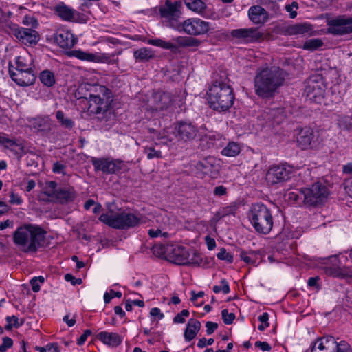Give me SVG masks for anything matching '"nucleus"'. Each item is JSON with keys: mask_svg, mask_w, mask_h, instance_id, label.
<instances>
[{"mask_svg": "<svg viewBox=\"0 0 352 352\" xmlns=\"http://www.w3.org/2000/svg\"><path fill=\"white\" fill-rule=\"evenodd\" d=\"M311 352H352V347L347 342H337L333 336H329L317 339Z\"/></svg>", "mask_w": 352, "mask_h": 352, "instance_id": "6e6552de", "label": "nucleus"}, {"mask_svg": "<svg viewBox=\"0 0 352 352\" xmlns=\"http://www.w3.org/2000/svg\"><path fill=\"white\" fill-rule=\"evenodd\" d=\"M32 124L34 129L45 133L50 132L52 126L51 120L47 116L36 118Z\"/></svg>", "mask_w": 352, "mask_h": 352, "instance_id": "2f4dec72", "label": "nucleus"}, {"mask_svg": "<svg viewBox=\"0 0 352 352\" xmlns=\"http://www.w3.org/2000/svg\"><path fill=\"white\" fill-rule=\"evenodd\" d=\"M144 153L149 160L153 158H160L162 157V153L160 151H156L152 147H146L144 148Z\"/></svg>", "mask_w": 352, "mask_h": 352, "instance_id": "09e8293b", "label": "nucleus"}, {"mask_svg": "<svg viewBox=\"0 0 352 352\" xmlns=\"http://www.w3.org/2000/svg\"><path fill=\"white\" fill-rule=\"evenodd\" d=\"M179 43L182 47H198L201 42L194 37H184L178 40Z\"/></svg>", "mask_w": 352, "mask_h": 352, "instance_id": "a19ab883", "label": "nucleus"}, {"mask_svg": "<svg viewBox=\"0 0 352 352\" xmlns=\"http://www.w3.org/2000/svg\"><path fill=\"white\" fill-rule=\"evenodd\" d=\"M54 39L56 43L62 48H72L77 41L73 34L65 30L58 31Z\"/></svg>", "mask_w": 352, "mask_h": 352, "instance_id": "4be33fe9", "label": "nucleus"}, {"mask_svg": "<svg viewBox=\"0 0 352 352\" xmlns=\"http://www.w3.org/2000/svg\"><path fill=\"white\" fill-rule=\"evenodd\" d=\"M221 316L224 323L227 324L232 323L233 320L235 318L234 314L233 313H229L227 309L222 310Z\"/></svg>", "mask_w": 352, "mask_h": 352, "instance_id": "5fc2aeb1", "label": "nucleus"}, {"mask_svg": "<svg viewBox=\"0 0 352 352\" xmlns=\"http://www.w3.org/2000/svg\"><path fill=\"white\" fill-rule=\"evenodd\" d=\"M221 283L222 284V287L214 285L213 287V292L216 294L219 293L220 292H223V293L226 294H228L230 292L228 283L225 279H223L221 280Z\"/></svg>", "mask_w": 352, "mask_h": 352, "instance_id": "8fccbe9b", "label": "nucleus"}, {"mask_svg": "<svg viewBox=\"0 0 352 352\" xmlns=\"http://www.w3.org/2000/svg\"><path fill=\"white\" fill-rule=\"evenodd\" d=\"M9 68H13L14 71H29L32 69V60L30 57L23 56H18L14 64L10 63Z\"/></svg>", "mask_w": 352, "mask_h": 352, "instance_id": "7c9ffc66", "label": "nucleus"}, {"mask_svg": "<svg viewBox=\"0 0 352 352\" xmlns=\"http://www.w3.org/2000/svg\"><path fill=\"white\" fill-rule=\"evenodd\" d=\"M173 102L172 95L168 92H154L148 100L146 109L154 111H162L168 109Z\"/></svg>", "mask_w": 352, "mask_h": 352, "instance_id": "9b49d317", "label": "nucleus"}, {"mask_svg": "<svg viewBox=\"0 0 352 352\" xmlns=\"http://www.w3.org/2000/svg\"><path fill=\"white\" fill-rule=\"evenodd\" d=\"M89 105L88 111L91 114H98L107 110L111 102V91L105 86L90 84Z\"/></svg>", "mask_w": 352, "mask_h": 352, "instance_id": "423d86ee", "label": "nucleus"}, {"mask_svg": "<svg viewBox=\"0 0 352 352\" xmlns=\"http://www.w3.org/2000/svg\"><path fill=\"white\" fill-rule=\"evenodd\" d=\"M248 218L258 233L267 234L273 228V217L271 211L261 203L252 205L248 212Z\"/></svg>", "mask_w": 352, "mask_h": 352, "instance_id": "39448f33", "label": "nucleus"}, {"mask_svg": "<svg viewBox=\"0 0 352 352\" xmlns=\"http://www.w3.org/2000/svg\"><path fill=\"white\" fill-rule=\"evenodd\" d=\"M255 257L256 254L254 252L248 253L243 250H241L240 252L241 259L248 264H255L256 262Z\"/></svg>", "mask_w": 352, "mask_h": 352, "instance_id": "a18cd8bd", "label": "nucleus"}, {"mask_svg": "<svg viewBox=\"0 0 352 352\" xmlns=\"http://www.w3.org/2000/svg\"><path fill=\"white\" fill-rule=\"evenodd\" d=\"M177 136L184 141L193 140L197 134L198 129L195 125L188 122H180L175 127Z\"/></svg>", "mask_w": 352, "mask_h": 352, "instance_id": "6ab92c4d", "label": "nucleus"}, {"mask_svg": "<svg viewBox=\"0 0 352 352\" xmlns=\"http://www.w3.org/2000/svg\"><path fill=\"white\" fill-rule=\"evenodd\" d=\"M266 113L267 118L276 124L281 123L285 118L284 110L282 108L271 109Z\"/></svg>", "mask_w": 352, "mask_h": 352, "instance_id": "473e14b6", "label": "nucleus"}, {"mask_svg": "<svg viewBox=\"0 0 352 352\" xmlns=\"http://www.w3.org/2000/svg\"><path fill=\"white\" fill-rule=\"evenodd\" d=\"M284 81L285 72L279 67H267L258 70L254 80L255 94L263 98H271Z\"/></svg>", "mask_w": 352, "mask_h": 352, "instance_id": "f257e3e1", "label": "nucleus"}, {"mask_svg": "<svg viewBox=\"0 0 352 352\" xmlns=\"http://www.w3.org/2000/svg\"><path fill=\"white\" fill-rule=\"evenodd\" d=\"M122 296V293L120 292H115L113 290H110L109 293L106 292L104 295V300L105 303H109L111 300L114 298H120Z\"/></svg>", "mask_w": 352, "mask_h": 352, "instance_id": "6e6d98bb", "label": "nucleus"}, {"mask_svg": "<svg viewBox=\"0 0 352 352\" xmlns=\"http://www.w3.org/2000/svg\"><path fill=\"white\" fill-rule=\"evenodd\" d=\"M292 175V169L285 165L274 166L269 169L266 174V180L269 184H275L287 180Z\"/></svg>", "mask_w": 352, "mask_h": 352, "instance_id": "2eb2a0df", "label": "nucleus"}, {"mask_svg": "<svg viewBox=\"0 0 352 352\" xmlns=\"http://www.w3.org/2000/svg\"><path fill=\"white\" fill-rule=\"evenodd\" d=\"M298 3L296 1H293L291 3H288L285 6V10L289 12V17L294 19L297 16V10L298 9Z\"/></svg>", "mask_w": 352, "mask_h": 352, "instance_id": "de8ad7c7", "label": "nucleus"}, {"mask_svg": "<svg viewBox=\"0 0 352 352\" xmlns=\"http://www.w3.org/2000/svg\"><path fill=\"white\" fill-rule=\"evenodd\" d=\"M65 166L63 164L57 162L53 164L52 170L55 173L65 174Z\"/></svg>", "mask_w": 352, "mask_h": 352, "instance_id": "bf43d9fd", "label": "nucleus"}, {"mask_svg": "<svg viewBox=\"0 0 352 352\" xmlns=\"http://www.w3.org/2000/svg\"><path fill=\"white\" fill-rule=\"evenodd\" d=\"M6 149H10L15 154L21 153L24 151V146L21 141L15 138H10L8 135H4L1 144Z\"/></svg>", "mask_w": 352, "mask_h": 352, "instance_id": "cd10ccee", "label": "nucleus"}, {"mask_svg": "<svg viewBox=\"0 0 352 352\" xmlns=\"http://www.w3.org/2000/svg\"><path fill=\"white\" fill-rule=\"evenodd\" d=\"M260 2L268 6L270 9H272L275 14H278L280 12V6L276 3L277 1H272V0H260Z\"/></svg>", "mask_w": 352, "mask_h": 352, "instance_id": "864d4df0", "label": "nucleus"}, {"mask_svg": "<svg viewBox=\"0 0 352 352\" xmlns=\"http://www.w3.org/2000/svg\"><path fill=\"white\" fill-rule=\"evenodd\" d=\"M91 163L96 171H102L105 174H113L122 170L124 167V163L118 160L109 158L91 159Z\"/></svg>", "mask_w": 352, "mask_h": 352, "instance_id": "ddd939ff", "label": "nucleus"}, {"mask_svg": "<svg viewBox=\"0 0 352 352\" xmlns=\"http://www.w3.org/2000/svg\"><path fill=\"white\" fill-rule=\"evenodd\" d=\"M88 86H90V83L81 84L76 91V96L78 98H85L89 102V88L88 89Z\"/></svg>", "mask_w": 352, "mask_h": 352, "instance_id": "ea45409f", "label": "nucleus"}, {"mask_svg": "<svg viewBox=\"0 0 352 352\" xmlns=\"http://www.w3.org/2000/svg\"><path fill=\"white\" fill-rule=\"evenodd\" d=\"M255 346L263 351H270L272 349L271 346L267 342L257 341L255 342Z\"/></svg>", "mask_w": 352, "mask_h": 352, "instance_id": "052dcab7", "label": "nucleus"}, {"mask_svg": "<svg viewBox=\"0 0 352 352\" xmlns=\"http://www.w3.org/2000/svg\"><path fill=\"white\" fill-rule=\"evenodd\" d=\"M206 332L208 335L212 334L217 329L218 324L212 322H207L206 324Z\"/></svg>", "mask_w": 352, "mask_h": 352, "instance_id": "e2e57ef3", "label": "nucleus"}, {"mask_svg": "<svg viewBox=\"0 0 352 352\" xmlns=\"http://www.w3.org/2000/svg\"><path fill=\"white\" fill-rule=\"evenodd\" d=\"M56 118L62 126L71 129L74 126V122L70 118L65 117L62 111L56 113Z\"/></svg>", "mask_w": 352, "mask_h": 352, "instance_id": "e433bc0d", "label": "nucleus"}, {"mask_svg": "<svg viewBox=\"0 0 352 352\" xmlns=\"http://www.w3.org/2000/svg\"><path fill=\"white\" fill-rule=\"evenodd\" d=\"M213 343H214L213 338H210V339L207 340L205 338H202L199 340V342L197 343V346L199 348H203V347H205L206 345H211Z\"/></svg>", "mask_w": 352, "mask_h": 352, "instance_id": "680f3d73", "label": "nucleus"}, {"mask_svg": "<svg viewBox=\"0 0 352 352\" xmlns=\"http://www.w3.org/2000/svg\"><path fill=\"white\" fill-rule=\"evenodd\" d=\"M113 206V204H108V211L99 217L101 222L113 228L120 230L133 228L140 224L141 220L140 215L126 212L115 213Z\"/></svg>", "mask_w": 352, "mask_h": 352, "instance_id": "20e7f679", "label": "nucleus"}, {"mask_svg": "<svg viewBox=\"0 0 352 352\" xmlns=\"http://www.w3.org/2000/svg\"><path fill=\"white\" fill-rule=\"evenodd\" d=\"M230 34L232 37L247 43L256 41L262 36L258 30L254 28L235 29L231 31Z\"/></svg>", "mask_w": 352, "mask_h": 352, "instance_id": "a211bd4d", "label": "nucleus"}, {"mask_svg": "<svg viewBox=\"0 0 352 352\" xmlns=\"http://www.w3.org/2000/svg\"><path fill=\"white\" fill-rule=\"evenodd\" d=\"M327 32L336 36L352 33V17L339 16L329 20Z\"/></svg>", "mask_w": 352, "mask_h": 352, "instance_id": "f8f14e48", "label": "nucleus"}, {"mask_svg": "<svg viewBox=\"0 0 352 352\" xmlns=\"http://www.w3.org/2000/svg\"><path fill=\"white\" fill-rule=\"evenodd\" d=\"M285 32L287 35H311L313 25L307 23H300L288 25L285 28Z\"/></svg>", "mask_w": 352, "mask_h": 352, "instance_id": "412c9836", "label": "nucleus"}, {"mask_svg": "<svg viewBox=\"0 0 352 352\" xmlns=\"http://www.w3.org/2000/svg\"><path fill=\"white\" fill-rule=\"evenodd\" d=\"M14 36L25 44H36L38 40V34L31 28H17L14 30Z\"/></svg>", "mask_w": 352, "mask_h": 352, "instance_id": "aec40b11", "label": "nucleus"}, {"mask_svg": "<svg viewBox=\"0 0 352 352\" xmlns=\"http://www.w3.org/2000/svg\"><path fill=\"white\" fill-rule=\"evenodd\" d=\"M30 284L32 285V289L34 292H38L40 290V283H38L37 277L32 278Z\"/></svg>", "mask_w": 352, "mask_h": 352, "instance_id": "774afa93", "label": "nucleus"}, {"mask_svg": "<svg viewBox=\"0 0 352 352\" xmlns=\"http://www.w3.org/2000/svg\"><path fill=\"white\" fill-rule=\"evenodd\" d=\"M19 320L18 317H16V316H7L6 321H7L8 324L6 326V329L7 330H10L13 327H19V326L22 325L24 322V320L22 319V320H21L20 322Z\"/></svg>", "mask_w": 352, "mask_h": 352, "instance_id": "49530a36", "label": "nucleus"}, {"mask_svg": "<svg viewBox=\"0 0 352 352\" xmlns=\"http://www.w3.org/2000/svg\"><path fill=\"white\" fill-rule=\"evenodd\" d=\"M133 56L139 61L146 62L154 57V54L151 50L142 47L134 51Z\"/></svg>", "mask_w": 352, "mask_h": 352, "instance_id": "72a5a7b5", "label": "nucleus"}, {"mask_svg": "<svg viewBox=\"0 0 352 352\" xmlns=\"http://www.w3.org/2000/svg\"><path fill=\"white\" fill-rule=\"evenodd\" d=\"M9 74L17 85L23 87H27L32 85L35 80L36 76L33 70L29 71H14L13 68H9Z\"/></svg>", "mask_w": 352, "mask_h": 352, "instance_id": "f3484780", "label": "nucleus"}, {"mask_svg": "<svg viewBox=\"0 0 352 352\" xmlns=\"http://www.w3.org/2000/svg\"><path fill=\"white\" fill-rule=\"evenodd\" d=\"M148 43L152 45L157 46L167 50H174L176 46L170 42H166L162 39H149Z\"/></svg>", "mask_w": 352, "mask_h": 352, "instance_id": "58836bf2", "label": "nucleus"}, {"mask_svg": "<svg viewBox=\"0 0 352 352\" xmlns=\"http://www.w3.org/2000/svg\"><path fill=\"white\" fill-rule=\"evenodd\" d=\"M97 338L104 344L111 347H116L122 342V338L113 332L101 331L97 335Z\"/></svg>", "mask_w": 352, "mask_h": 352, "instance_id": "a878e982", "label": "nucleus"}, {"mask_svg": "<svg viewBox=\"0 0 352 352\" xmlns=\"http://www.w3.org/2000/svg\"><path fill=\"white\" fill-rule=\"evenodd\" d=\"M303 188L300 190L297 189L294 191L289 192L287 194L288 199L294 202H303L304 203V194H302Z\"/></svg>", "mask_w": 352, "mask_h": 352, "instance_id": "37998d69", "label": "nucleus"}, {"mask_svg": "<svg viewBox=\"0 0 352 352\" xmlns=\"http://www.w3.org/2000/svg\"><path fill=\"white\" fill-rule=\"evenodd\" d=\"M46 232L40 227L32 224L19 227L13 233V241L23 253H34L44 246Z\"/></svg>", "mask_w": 352, "mask_h": 352, "instance_id": "f03ea898", "label": "nucleus"}, {"mask_svg": "<svg viewBox=\"0 0 352 352\" xmlns=\"http://www.w3.org/2000/svg\"><path fill=\"white\" fill-rule=\"evenodd\" d=\"M72 54L82 60H88L97 62L98 61V57L93 54L87 53L80 50H74L72 52Z\"/></svg>", "mask_w": 352, "mask_h": 352, "instance_id": "4c0bfd02", "label": "nucleus"}, {"mask_svg": "<svg viewBox=\"0 0 352 352\" xmlns=\"http://www.w3.org/2000/svg\"><path fill=\"white\" fill-rule=\"evenodd\" d=\"M248 16L254 24H263L268 19L267 12L260 6L250 7L248 10Z\"/></svg>", "mask_w": 352, "mask_h": 352, "instance_id": "5701e85b", "label": "nucleus"}, {"mask_svg": "<svg viewBox=\"0 0 352 352\" xmlns=\"http://www.w3.org/2000/svg\"><path fill=\"white\" fill-rule=\"evenodd\" d=\"M217 256L220 260H224L229 263H232L233 261L232 255L228 252L225 248H221Z\"/></svg>", "mask_w": 352, "mask_h": 352, "instance_id": "603ef678", "label": "nucleus"}, {"mask_svg": "<svg viewBox=\"0 0 352 352\" xmlns=\"http://www.w3.org/2000/svg\"><path fill=\"white\" fill-rule=\"evenodd\" d=\"M241 152V146L239 144L232 142L222 150L221 154L227 157H236Z\"/></svg>", "mask_w": 352, "mask_h": 352, "instance_id": "f704fd0d", "label": "nucleus"}, {"mask_svg": "<svg viewBox=\"0 0 352 352\" xmlns=\"http://www.w3.org/2000/svg\"><path fill=\"white\" fill-rule=\"evenodd\" d=\"M323 43L319 38H312L305 42L303 49L307 50H316L322 46Z\"/></svg>", "mask_w": 352, "mask_h": 352, "instance_id": "79ce46f5", "label": "nucleus"}, {"mask_svg": "<svg viewBox=\"0 0 352 352\" xmlns=\"http://www.w3.org/2000/svg\"><path fill=\"white\" fill-rule=\"evenodd\" d=\"M314 137V130L309 127H305L299 130L296 136V142L298 146L302 150L312 148L317 146Z\"/></svg>", "mask_w": 352, "mask_h": 352, "instance_id": "dca6fc26", "label": "nucleus"}, {"mask_svg": "<svg viewBox=\"0 0 352 352\" xmlns=\"http://www.w3.org/2000/svg\"><path fill=\"white\" fill-rule=\"evenodd\" d=\"M148 235L151 238H155L160 235H162L164 237H168V232L162 233V231L160 229H156V230L151 229L148 230Z\"/></svg>", "mask_w": 352, "mask_h": 352, "instance_id": "13d9d810", "label": "nucleus"}, {"mask_svg": "<svg viewBox=\"0 0 352 352\" xmlns=\"http://www.w3.org/2000/svg\"><path fill=\"white\" fill-rule=\"evenodd\" d=\"M304 204L310 206H318L324 204L329 195L327 186L321 183L316 182L309 187L304 188Z\"/></svg>", "mask_w": 352, "mask_h": 352, "instance_id": "0eeeda50", "label": "nucleus"}, {"mask_svg": "<svg viewBox=\"0 0 352 352\" xmlns=\"http://www.w3.org/2000/svg\"><path fill=\"white\" fill-rule=\"evenodd\" d=\"M213 193L217 196H223L227 193V188L223 186H216L214 189Z\"/></svg>", "mask_w": 352, "mask_h": 352, "instance_id": "69168bd1", "label": "nucleus"}, {"mask_svg": "<svg viewBox=\"0 0 352 352\" xmlns=\"http://www.w3.org/2000/svg\"><path fill=\"white\" fill-rule=\"evenodd\" d=\"M39 78L41 82L45 86L50 87L55 84L54 74L49 70H44L40 73Z\"/></svg>", "mask_w": 352, "mask_h": 352, "instance_id": "c9c22d12", "label": "nucleus"}, {"mask_svg": "<svg viewBox=\"0 0 352 352\" xmlns=\"http://www.w3.org/2000/svg\"><path fill=\"white\" fill-rule=\"evenodd\" d=\"M181 7V2L166 0L160 8L161 16L169 21L170 26L172 28H173V25L179 23L178 19L182 16Z\"/></svg>", "mask_w": 352, "mask_h": 352, "instance_id": "4468645a", "label": "nucleus"}, {"mask_svg": "<svg viewBox=\"0 0 352 352\" xmlns=\"http://www.w3.org/2000/svg\"><path fill=\"white\" fill-rule=\"evenodd\" d=\"M207 95L210 107L219 112L228 111L234 103V95L231 87L221 80L212 83Z\"/></svg>", "mask_w": 352, "mask_h": 352, "instance_id": "7ed1b4c3", "label": "nucleus"}, {"mask_svg": "<svg viewBox=\"0 0 352 352\" xmlns=\"http://www.w3.org/2000/svg\"><path fill=\"white\" fill-rule=\"evenodd\" d=\"M305 92L309 100L316 103H320L324 97V90L318 84L309 83L306 87Z\"/></svg>", "mask_w": 352, "mask_h": 352, "instance_id": "393cba45", "label": "nucleus"}, {"mask_svg": "<svg viewBox=\"0 0 352 352\" xmlns=\"http://www.w3.org/2000/svg\"><path fill=\"white\" fill-rule=\"evenodd\" d=\"M160 253L168 254L170 261L177 265H188L197 262L193 258H190L189 252L184 247L171 245L167 248L162 246Z\"/></svg>", "mask_w": 352, "mask_h": 352, "instance_id": "9d476101", "label": "nucleus"}, {"mask_svg": "<svg viewBox=\"0 0 352 352\" xmlns=\"http://www.w3.org/2000/svg\"><path fill=\"white\" fill-rule=\"evenodd\" d=\"M57 14L65 21H76L78 18V12L64 3H60L56 7Z\"/></svg>", "mask_w": 352, "mask_h": 352, "instance_id": "bb28decb", "label": "nucleus"}, {"mask_svg": "<svg viewBox=\"0 0 352 352\" xmlns=\"http://www.w3.org/2000/svg\"><path fill=\"white\" fill-rule=\"evenodd\" d=\"M236 205H230L225 208H223L221 210H219L218 214L220 215L221 217H223L230 214H234L236 212Z\"/></svg>", "mask_w": 352, "mask_h": 352, "instance_id": "3c124183", "label": "nucleus"}, {"mask_svg": "<svg viewBox=\"0 0 352 352\" xmlns=\"http://www.w3.org/2000/svg\"><path fill=\"white\" fill-rule=\"evenodd\" d=\"M76 197V192L71 186H65L58 189L55 199L60 203L72 201Z\"/></svg>", "mask_w": 352, "mask_h": 352, "instance_id": "c85d7f7f", "label": "nucleus"}, {"mask_svg": "<svg viewBox=\"0 0 352 352\" xmlns=\"http://www.w3.org/2000/svg\"><path fill=\"white\" fill-rule=\"evenodd\" d=\"M201 328V322L194 318L188 320L184 331V338L186 341H191L195 338Z\"/></svg>", "mask_w": 352, "mask_h": 352, "instance_id": "c756f323", "label": "nucleus"}, {"mask_svg": "<svg viewBox=\"0 0 352 352\" xmlns=\"http://www.w3.org/2000/svg\"><path fill=\"white\" fill-rule=\"evenodd\" d=\"M188 10L204 17H210L208 7L202 0H183Z\"/></svg>", "mask_w": 352, "mask_h": 352, "instance_id": "b1692460", "label": "nucleus"}, {"mask_svg": "<svg viewBox=\"0 0 352 352\" xmlns=\"http://www.w3.org/2000/svg\"><path fill=\"white\" fill-rule=\"evenodd\" d=\"M65 279L67 281H71L72 285H80L82 283V280L80 278H76L70 274H66L65 275Z\"/></svg>", "mask_w": 352, "mask_h": 352, "instance_id": "338daca9", "label": "nucleus"}, {"mask_svg": "<svg viewBox=\"0 0 352 352\" xmlns=\"http://www.w3.org/2000/svg\"><path fill=\"white\" fill-rule=\"evenodd\" d=\"M57 183L54 181L47 182L45 184L44 188V192L49 197H55L56 194L58 191Z\"/></svg>", "mask_w": 352, "mask_h": 352, "instance_id": "c03bdc74", "label": "nucleus"}, {"mask_svg": "<svg viewBox=\"0 0 352 352\" xmlns=\"http://www.w3.org/2000/svg\"><path fill=\"white\" fill-rule=\"evenodd\" d=\"M173 28L192 36L203 35L208 32L210 28V23L199 18H190L182 23L173 25Z\"/></svg>", "mask_w": 352, "mask_h": 352, "instance_id": "1a4fd4ad", "label": "nucleus"}, {"mask_svg": "<svg viewBox=\"0 0 352 352\" xmlns=\"http://www.w3.org/2000/svg\"><path fill=\"white\" fill-rule=\"evenodd\" d=\"M91 334V331L90 330H89V329L85 330L84 331V333L80 336V337L78 339L77 344L78 345L83 344L85 342L87 337L89 336H90Z\"/></svg>", "mask_w": 352, "mask_h": 352, "instance_id": "0e129e2a", "label": "nucleus"}, {"mask_svg": "<svg viewBox=\"0 0 352 352\" xmlns=\"http://www.w3.org/2000/svg\"><path fill=\"white\" fill-rule=\"evenodd\" d=\"M345 190L348 195L352 197V175L345 179Z\"/></svg>", "mask_w": 352, "mask_h": 352, "instance_id": "4d7b16f0", "label": "nucleus"}]
</instances>
